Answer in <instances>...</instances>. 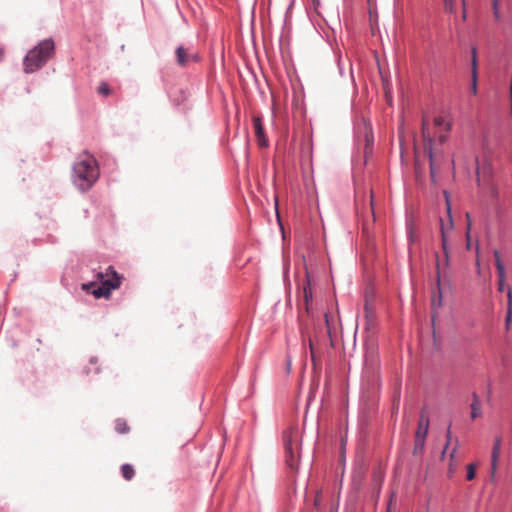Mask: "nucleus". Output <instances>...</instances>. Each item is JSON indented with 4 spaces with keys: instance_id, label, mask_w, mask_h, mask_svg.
I'll list each match as a JSON object with an SVG mask.
<instances>
[{
    "instance_id": "1",
    "label": "nucleus",
    "mask_w": 512,
    "mask_h": 512,
    "mask_svg": "<svg viewBox=\"0 0 512 512\" xmlns=\"http://www.w3.org/2000/svg\"><path fill=\"white\" fill-rule=\"evenodd\" d=\"M451 125L445 121L442 116H437L434 119L433 129L427 123L426 119L422 120V134L424 142V154L429 160H436L437 158L443 157V144L445 143L448 132L450 131Z\"/></svg>"
},
{
    "instance_id": "2",
    "label": "nucleus",
    "mask_w": 512,
    "mask_h": 512,
    "mask_svg": "<svg viewBox=\"0 0 512 512\" xmlns=\"http://www.w3.org/2000/svg\"><path fill=\"white\" fill-rule=\"evenodd\" d=\"M55 51V43L51 38L40 41L28 51L23 59V71L32 74L44 67Z\"/></svg>"
},
{
    "instance_id": "3",
    "label": "nucleus",
    "mask_w": 512,
    "mask_h": 512,
    "mask_svg": "<svg viewBox=\"0 0 512 512\" xmlns=\"http://www.w3.org/2000/svg\"><path fill=\"white\" fill-rule=\"evenodd\" d=\"M96 278L98 282L82 284V290L93 295L96 299L108 298L111 291L121 284V279L112 266L107 267L105 273L97 272Z\"/></svg>"
},
{
    "instance_id": "4",
    "label": "nucleus",
    "mask_w": 512,
    "mask_h": 512,
    "mask_svg": "<svg viewBox=\"0 0 512 512\" xmlns=\"http://www.w3.org/2000/svg\"><path fill=\"white\" fill-rule=\"evenodd\" d=\"M100 175L98 162H74L72 167V181L81 191H88Z\"/></svg>"
},
{
    "instance_id": "5",
    "label": "nucleus",
    "mask_w": 512,
    "mask_h": 512,
    "mask_svg": "<svg viewBox=\"0 0 512 512\" xmlns=\"http://www.w3.org/2000/svg\"><path fill=\"white\" fill-rule=\"evenodd\" d=\"M298 436L299 435L296 428H291L284 434L286 462L291 469H295L297 467Z\"/></svg>"
},
{
    "instance_id": "6",
    "label": "nucleus",
    "mask_w": 512,
    "mask_h": 512,
    "mask_svg": "<svg viewBox=\"0 0 512 512\" xmlns=\"http://www.w3.org/2000/svg\"><path fill=\"white\" fill-rule=\"evenodd\" d=\"M444 194L446 197V208H447L448 220H447V222H444L441 219V240H442V248H443V252H444V263H445V266L447 267L449 265V251H448V247H447V235H448V231L453 229V219L451 216V205H450V202L448 199L447 192L445 191Z\"/></svg>"
},
{
    "instance_id": "7",
    "label": "nucleus",
    "mask_w": 512,
    "mask_h": 512,
    "mask_svg": "<svg viewBox=\"0 0 512 512\" xmlns=\"http://www.w3.org/2000/svg\"><path fill=\"white\" fill-rule=\"evenodd\" d=\"M477 182L479 185L487 184L493 174L490 162H476Z\"/></svg>"
},
{
    "instance_id": "8",
    "label": "nucleus",
    "mask_w": 512,
    "mask_h": 512,
    "mask_svg": "<svg viewBox=\"0 0 512 512\" xmlns=\"http://www.w3.org/2000/svg\"><path fill=\"white\" fill-rule=\"evenodd\" d=\"M362 133H363V139H364L363 154H364V157L367 159L372 154V148H373V143H374V136H373L371 126L368 124H364Z\"/></svg>"
},
{
    "instance_id": "9",
    "label": "nucleus",
    "mask_w": 512,
    "mask_h": 512,
    "mask_svg": "<svg viewBox=\"0 0 512 512\" xmlns=\"http://www.w3.org/2000/svg\"><path fill=\"white\" fill-rule=\"evenodd\" d=\"M252 122H253V129H254V133H255L258 144L260 146H267L268 141H267V138L264 133V128H263L261 117L253 116Z\"/></svg>"
},
{
    "instance_id": "10",
    "label": "nucleus",
    "mask_w": 512,
    "mask_h": 512,
    "mask_svg": "<svg viewBox=\"0 0 512 512\" xmlns=\"http://www.w3.org/2000/svg\"><path fill=\"white\" fill-rule=\"evenodd\" d=\"M501 452V438L497 437L495 439L493 448H492V455H491V477L493 478L495 476L498 460L500 457Z\"/></svg>"
},
{
    "instance_id": "11",
    "label": "nucleus",
    "mask_w": 512,
    "mask_h": 512,
    "mask_svg": "<svg viewBox=\"0 0 512 512\" xmlns=\"http://www.w3.org/2000/svg\"><path fill=\"white\" fill-rule=\"evenodd\" d=\"M195 59H196L195 56L191 55L185 47L179 46L176 49V61L180 66H185L191 60H195Z\"/></svg>"
},
{
    "instance_id": "12",
    "label": "nucleus",
    "mask_w": 512,
    "mask_h": 512,
    "mask_svg": "<svg viewBox=\"0 0 512 512\" xmlns=\"http://www.w3.org/2000/svg\"><path fill=\"white\" fill-rule=\"evenodd\" d=\"M428 429H429V418L424 412H421L415 436L426 438V436L428 434Z\"/></svg>"
},
{
    "instance_id": "13",
    "label": "nucleus",
    "mask_w": 512,
    "mask_h": 512,
    "mask_svg": "<svg viewBox=\"0 0 512 512\" xmlns=\"http://www.w3.org/2000/svg\"><path fill=\"white\" fill-rule=\"evenodd\" d=\"M471 77H472V85H471V93L473 95L477 94V57H476V49H472V61H471Z\"/></svg>"
},
{
    "instance_id": "14",
    "label": "nucleus",
    "mask_w": 512,
    "mask_h": 512,
    "mask_svg": "<svg viewBox=\"0 0 512 512\" xmlns=\"http://www.w3.org/2000/svg\"><path fill=\"white\" fill-rule=\"evenodd\" d=\"M440 281H441V270H440V264L439 261H437V284H438V295H434L432 298V308L433 310L436 307L442 306V292L440 288Z\"/></svg>"
},
{
    "instance_id": "15",
    "label": "nucleus",
    "mask_w": 512,
    "mask_h": 512,
    "mask_svg": "<svg viewBox=\"0 0 512 512\" xmlns=\"http://www.w3.org/2000/svg\"><path fill=\"white\" fill-rule=\"evenodd\" d=\"M494 260H495V266L498 272V279L499 280H505L506 273H505V267L501 260V256L498 250H495L494 253Z\"/></svg>"
},
{
    "instance_id": "16",
    "label": "nucleus",
    "mask_w": 512,
    "mask_h": 512,
    "mask_svg": "<svg viewBox=\"0 0 512 512\" xmlns=\"http://www.w3.org/2000/svg\"><path fill=\"white\" fill-rule=\"evenodd\" d=\"M481 416V404L479 397L474 393L473 401L471 403V418L476 419Z\"/></svg>"
},
{
    "instance_id": "17",
    "label": "nucleus",
    "mask_w": 512,
    "mask_h": 512,
    "mask_svg": "<svg viewBox=\"0 0 512 512\" xmlns=\"http://www.w3.org/2000/svg\"><path fill=\"white\" fill-rule=\"evenodd\" d=\"M303 299L305 302V309L309 312V302L312 300V289L309 281L307 282V285L303 287Z\"/></svg>"
},
{
    "instance_id": "18",
    "label": "nucleus",
    "mask_w": 512,
    "mask_h": 512,
    "mask_svg": "<svg viewBox=\"0 0 512 512\" xmlns=\"http://www.w3.org/2000/svg\"><path fill=\"white\" fill-rule=\"evenodd\" d=\"M425 439L424 437H417L415 436V443H414V454H419L423 451L424 445H425Z\"/></svg>"
},
{
    "instance_id": "19",
    "label": "nucleus",
    "mask_w": 512,
    "mask_h": 512,
    "mask_svg": "<svg viewBox=\"0 0 512 512\" xmlns=\"http://www.w3.org/2000/svg\"><path fill=\"white\" fill-rule=\"evenodd\" d=\"M115 430L118 433H125L127 431V423L125 419L118 418L115 421Z\"/></svg>"
},
{
    "instance_id": "20",
    "label": "nucleus",
    "mask_w": 512,
    "mask_h": 512,
    "mask_svg": "<svg viewBox=\"0 0 512 512\" xmlns=\"http://www.w3.org/2000/svg\"><path fill=\"white\" fill-rule=\"evenodd\" d=\"M446 439H447V441H446L444 449H443V451L441 453V458H443L446 455L447 449H448L449 445L453 441L452 432H451V425L448 426V429L446 431Z\"/></svg>"
},
{
    "instance_id": "21",
    "label": "nucleus",
    "mask_w": 512,
    "mask_h": 512,
    "mask_svg": "<svg viewBox=\"0 0 512 512\" xmlns=\"http://www.w3.org/2000/svg\"><path fill=\"white\" fill-rule=\"evenodd\" d=\"M475 475H476V464L471 463L467 466L466 478L468 481H471L475 478Z\"/></svg>"
},
{
    "instance_id": "22",
    "label": "nucleus",
    "mask_w": 512,
    "mask_h": 512,
    "mask_svg": "<svg viewBox=\"0 0 512 512\" xmlns=\"http://www.w3.org/2000/svg\"><path fill=\"white\" fill-rule=\"evenodd\" d=\"M97 91L103 96H108L111 93L109 85L106 82H101Z\"/></svg>"
},
{
    "instance_id": "23",
    "label": "nucleus",
    "mask_w": 512,
    "mask_h": 512,
    "mask_svg": "<svg viewBox=\"0 0 512 512\" xmlns=\"http://www.w3.org/2000/svg\"><path fill=\"white\" fill-rule=\"evenodd\" d=\"M454 442H455L454 447L451 450V452L449 453V460L450 461H457L456 460V452H457V449L459 447V440H458V438H455Z\"/></svg>"
},
{
    "instance_id": "24",
    "label": "nucleus",
    "mask_w": 512,
    "mask_h": 512,
    "mask_svg": "<svg viewBox=\"0 0 512 512\" xmlns=\"http://www.w3.org/2000/svg\"><path fill=\"white\" fill-rule=\"evenodd\" d=\"M444 8L446 11L453 13L455 11V3L454 0H443Z\"/></svg>"
},
{
    "instance_id": "25",
    "label": "nucleus",
    "mask_w": 512,
    "mask_h": 512,
    "mask_svg": "<svg viewBox=\"0 0 512 512\" xmlns=\"http://www.w3.org/2000/svg\"><path fill=\"white\" fill-rule=\"evenodd\" d=\"M493 14L496 19L500 18L499 13V0H492Z\"/></svg>"
},
{
    "instance_id": "26",
    "label": "nucleus",
    "mask_w": 512,
    "mask_h": 512,
    "mask_svg": "<svg viewBox=\"0 0 512 512\" xmlns=\"http://www.w3.org/2000/svg\"><path fill=\"white\" fill-rule=\"evenodd\" d=\"M438 162H430V174L433 182H436V170L438 169Z\"/></svg>"
},
{
    "instance_id": "27",
    "label": "nucleus",
    "mask_w": 512,
    "mask_h": 512,
    "mask_svg": "<svg viewBox=\"0 0 512 512\" xmlns=\"http://www.w3.org/2000/svg\"><path fill=\"white\" fill-rule=\"evenodd\" d=\"M511 321H512V309L507 308V313H506V318H505L506 330H509Z\"/></svg>"
},
{
    "instance_id": "28",
    "label": "nucleus",
    "mask_w": 512,
    "mask_h": 512,
    "mask_svg": "<svg viewBox=\"0 0 512 512\" xmlns=\"http://www.w3.org/2000/svg\"><path fill=\"white\" fill-rule=\"evenodd\" d=\"M458 461H450L448 465V474L449 476H452L457 468Z\"/></svg>"
},
{
    "instance_id": "29",
    "label": "nucleus",
    "mask_w": 512,
    "mask_h": 512,
    "mask_svg": "<svg viewBox=\"0 0 512 512\" xmlns=\"http://www.w3.org/2000/svg\"><path fill=\"white\" fill-rule=\"evenodd\" d=\"M309 347H310V351H311V358H312L313 365H314V367H316V365H317V358H316L314 346H313V343H312L311 340L309 341Z\"/></svg>"
},
{
    "instance_id": "30",
    "label": "nucleus",
    "mask_w": 512,
    "mask_h": 512,
    "mask_svg": "<svg viewBox=\"0 0 512 512\" xmlns=\"http://www.w3.org/2000/svg\"><path fill=\"white\" fill-rule=\"evenodd\" d=\"M121 473L125 480H128V463L121 465Z\"/></svg>"
},
{
    "instance_id": "31",
    "label": "nucleus",
    "mask_w": 512,
    "mask_h": 512,
    "mask_svg": "<svg viewBox=\"0 0 512 512\" xmlns=\"http://www.w3.org/2000/svg\"><path fill=\"white\" fill-rule=\"evenodd\" d=\"M466 218H467V233H466V237H467V240L469 241V239H470L469 230H470V226H471L469 213L466 214ZM467 247H469V243L467 244Z\"/></svg>"
},
{
    "instance_id": "32",
    "label": "nucleus",
    "mask_w": 512,
    "mask_h": 512,
    "mask_svg": "<svg viewBox=\"0 0 512 512\" xmlns=\"http://www.w3.org/2000/svg\"><path fill=\"white\" fill-rule=\"evenodd\" d=\"M507 298H508L507 308L512 309V292L510 289H508Z\"/></svg>"
},
{
    "instance_id": "33",
    "label": "nucleus",
    "mask_w": 512,
    "mask_h": 512,
    "mask_svg": "<svg viewBox=\"0 0 512 512\" xmlns=\"http://www.w3.org/2000/svg\"><path fill=\"white\" fill-rule=\"evenodd\" d=\"M505 288V280H499L498 279V290L502 292Z\"/></svg>"
},
{
    "instance_id": "34",
    "label": "nucleus",
    "mask_w": 512,
    "mask_h": 512,
    "mask_svg": "<svg viewBox=\"0 0 512 512\" xmlns=\"http://www.w3.org/2000/svg\"><path fill=\"white\" fill-rule=\"evenodd\" d=\"M421 169V162H415V172L416 174H419Z\"/></svg>"
},
{
    "instance_id": "35",
    "label": "nucleus",
    "mask_w": 512,
    "mask_h": 512,
    "mask_svg": "<svg viewBox=\"0 0 512 512\" xmlns=\"http://www.w3.org/2000/svg\"><path fill=\"white\" fill-rule=\"evenodd\" d=\"M461 2H462V6H463V19H465L466 18V9H465L466 0H461Z\"/></svg>"
},
{
    "instance_id": "36",
    "label": "nucleus",
    "mask_w": 512,
    "mask_h": 512,
    "mask_svg": "<svg viewBox=\"0 0 512 512\" xmlns=\"http://www.w3.org/2000/svg\"><path fill=\"white\" fill-rule=\"evenodd\" d=\"M325 322H326V326L328 328V332H330V327H329V318H328V314L326 313L325 314Z\"/></svg>"
},
{
    "instance_id": "37",
    "label": "nucleus",
    "mask_w": 512,
    "mask_h": 512,
    "mask_svg": "<svg viewBox=\"0 0 512 512\" xmlns=\"http://www.w3.org/2000/svg\"><path fill=\"white\" fill-rule=\"evenodd\" d=\"M394 496H395V495H394V494H392L389 505H391V503H392V501H393ZM387 512H390V506H388Z\"/></svg>"
},
{
    "instance_id": "38",
    "label": "nucleus",
    "mask_w": 512,
    "mask_h": 512,
    "mask_svg": "<svg viewBox=\"0 0 512 512\" xmlns=\"http://www.w3.org/2000/svg\"><path fill=\"white\" fill-rule=\"evenodd\" d=\"M510 98H512V77H511V83H510Z\"/></svg>"
},
{
    "instance_id": "39",
    "label": "nucleus",
    "mask_w": 512,
    "mask_h": 512,
    "mask_svg": "<svg viewBox=\"0 0 512 512\" xmlns=\"http://www.w3.org/2000/svg\"><path fill=\"white\" fill-rule=\"evenodd\" d=\"M91 363H96L97 362V358L95 357H92L91 360H90Z\"/></svg>"
},
{
    "instance_id": "40",
    "label": "nucleus",
    "mask_w": 512,
    "mask_h": 512,
    "mask_svg": "<svg viewBox=\"0 0 512 512\" xmlns=\"http://www.w3.org/2000/svg\"><path fill=\"white\" fill-rule=\"evenodd\" d=\"M129 473H130V478H131V477H132V474H133V470H132V468H131V467H130Z\"/></svg>"
},
{
    "instance_id": "41",
    "label": "nucleus",
    "mask_w": 512,
    "mask_h": 512,
    "mask_svg": "<svg viewBox=\"0 0 512 512\" xmlns=\"http://www.w3.org/2000/svg\"><path fill=\"white\" fill-rule=\"evenodd\" d=\"M317 497H319V496L317 495ZM318 503H319V500H318V498H316V500H315V505L317 506V505H318Z\"/></svg>"
},
{
    "instance_id": "42",
    "label": "nucleus",
    "mask_w": 512,
    "mask_h": 512,
    "mask_svg": "<svg viewBox=\"0 0 512 512\" xmlns=\"http://www.w3.org/2000/svg\"><path fill=\"white\" fill-rule=\"evenodd\" d=\"M370 198H371V203L373 202V195L371 194L370 195Z\"/></svg>"
}]
</instances>
